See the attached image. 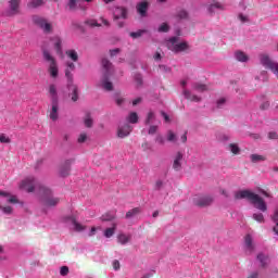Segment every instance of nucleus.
<instances>
[{
    "mask_svg": "<svg viewBox=\"0 0 278 278\" xmlns=\"http://www.w3.org/2000/svg\"><path fill=\"white\" fill-rule=\"evenodd\" d=\"M128 123H131L132 125H136L138 123V113L131 112L127 117Z\"/></svg>",
    "mask_w": 278,
    "mask_h": 278,
    "instance_id": "33",
    "label": "nucleus"
},
{
    "mask_svg": "<svg viewBox=\"0 0 278 278\" xmlns=\"http://www.w3.org/2000/svg\"><path fill=\"white\" fill-rule=\"evenodd\" d=\"M180 140H181V142H184V143L188 142V135H187V132H185V134L180 137Z\"/></svg>",
    "mask_w": 278,
    "mask_h": 278,
    "instance_id": "61",
    "label": "nucleus"
},
{
    "mask_svg": "<svg viewBox=\"0 0 278 278\" xmlns=\"http://www.w3.org/2000/svg\"><path fill=\"white\" fill-rule=\"evenodd\" d=\"M51 40L54 41V49L59 55H62V38L55 36Z\"/></svg>",
    "mask_w": 278,
    "mask_h": 278,
    "instance_id": "18",
    "label": "nucleus"
},
{
    "mask_svg": "<svg viewBox=\"0 0 278 278\" xmlns=\"http://www.w3.org/2000/svg\"><path fill=\"white\" fill-rule=\"evenodd\" d=\"M49 92L52 97V101H58V89L55 88V85L49 86Z\"/></svg>",
    "mask_w": 278,
    "mask_h": 278,
    "instance_id": "30",
    "label": "nucleus"
},
{
    "mask_svg": "<svg viewBox=\"0 0 278 278\" xmlns=\"http://www.w3.org/2000/svg\"><path fill=\"white\" fill-rule=\"evenodd\" d=\"M10 10L13 14H18V7L21 5V0H11L9 1Z\"/></svg>",
    "mask_w": 278,
    "mask_h": 278,
    "instance_id": "21",
    "label": "nucleus"
},
{
    "mask_svg": "<svg viewBox=\"0 0 278 278\" xmlns=\"http://www.w3.org/2000/svg\"><path fill=\"white\" fill-rule=\"evenodd\" d=\"M59 110H60V108L58 106V101H52V109L50 111L51 121H58V118H59L58 111Z\"/></svg>",
    "mask_w": 278,
    "mask_h": 278,
    "instance_id": "17",
    "label": "nucleus"
},
{
    "mask_svg": "<svg viewBox=\"0 0 278 278\" xmlns=\"http://www.w3.org/2000/svg\"><path fill=\"white\" fill-rule=\"evenodd\" d=\"M40 194L47 197L43 199V204L47 207H55L60 203V198H51V190L47 187H40Z\"/></svg>",
    "mask_w": 278,
    "mask_h": 278,
    "instance_id": "6",
    "label": "nucleus"
},
{
    "mask_svg": "<svg viewBox=\"0 0 278 278\" xmlns=\"http://www.w3.org/2000/svg\"><path fill=\"white\" fill-rule=\"evenodd\" d=\"M149 11V2L142 1L137 4V12L141 17L147 16V12Z\"/></svg>",
    "mask_w": 278,
    "mask_h": 278,
    "instance_id": "13",
    "label": "nucleus"
},
{
    "mask_svg": "<svg viewBox=\"0 0 278 278\" xmlns=\"http://www.w3.org/2000/svg\"><path fill=\"white\" fill-rule=\"evenodd\" d=\"M33 22L35 23V25H38V27H40V29H42L45 34H51L53 31V26L51 25V23H49L43 17L35 15L33 16Z\"/></svg>",
    "mask_w": 278,
    "mask_h": 278,
    "instance_id": "8",
    "label": "nucleus"
},
{
    "mask_svg": "<svg viewBox=\"0 0 278 278\" xmlns=\"http://www.w3.org/2000/svg\"><path fill=\"white\" fill-rule=\"evenodd\" d=\"M67 88L72 91V101H74V103L77 102L79 100V89L77 88V85H73V83L68 85L67 81Z\"/></svg>",
    "mask_w": 278,
    "mask_h": 278,
    "instance_id": "15",
    "label": "nucleus"
},
{
    "mask_svg": "<svg viewBox=\"0 0 278 278\" xmlns=\"http://www.w3.org/2000/svg\"><path fill=\"white\" fill-rule=\"evenodd\" d=\"M118 18H127V9L123 7H117L114 12V21Z\"/></svg>",
    "mask_w": 278,
    "mask_h": 278,
    "instance_id": "14",
    "label": "nucleus"
},
{
    "mask_svg": "<svg viewBox=\"0 0 278 278\" xmlns=\"http://www.w3.org/2000/svg\"><path fill=\"white\" fill-rule=\"evenodd\" d=\"M163 118L165 119V123H168L170 121V117H168V114H166L164 111L161 112Z\"/></svg>",
    "mask_w": 278,
    "mask_h": 278,
    "instance_id": "59",
    "label": "nucleus"
},
{
    "mask_svg": "<svg viewBox=\"0 0 278 278\" xmlns=\"http://www.w3.org/2000/svg\"><path fill=\"white\" fill-rule=\"evenodd\" d=\"M65 54L67 58H70V60H72V62H77L79 60V54L76 50H67Z\"/></svg>",
    "mask_w": 278,
    "mask_h": 278,
    "instance_id": "24",
    "label": "nucleus"
},
{
    "mask_svg": "<svg viewBox=\"0 0 278 278\" xmlns=\"http://www.w3.org/2000/svg\"><path fill=\"white\" fill-rule=\"evenodd\" d=\"M215 10H223V4H220L219 2H214L208 7L210 14H214Z\"/></svg>",
    "mask_w": 278,
    "mask_h": 278,
    "instance_id": "31",
    "label": "nucleus"
},
{
    "mask_svg": "<svg viewBox=\"0 0 278 278\" xmlns=\"http://www.w3.org/2000/svg\"><path fill=\"white\" fill-rule=\"evenodd\" d=\"M135 81L137 86H142V75L141 74H136L135 75Z\"/></svg>",
    "mask_w": 278,
    "mask_h": 278,
    "instance_id": "45",
    "label": "nucleus"
},
{
    "mask_svg": "<svg viewBox=\"0 0 278 278\" xmlns=\"http://www.w3.org/2000/svg\"><path fill=\"white\" fill-rule=\"evenodd\" d=\"M182 94L185 99H188V101H193L195 103H199L201 101V98L197 94H192L188 89H184Z\"/></svg>",
    "mask_w": 278,
    "mask_h": 278,
    "instance_id": "16",
    "label": "nucleus"
},
{
    "mask_svg": "<svg viewBox=\"0 0 278 278\" xmlns=\"http://www.w3.org/2000/svg\"><path fill=\"white\" fill-rule=\"evenodd\" d=\"M235 199L240 200V199H248L256 210H260L261 212H266L268 210V206L266 205V202L262 197L257 195V193H254L249 190H241L237 191L235 193Z\"/></svg>",
    "mask_w": 278,
    "mask_h": 278,
    "instance_id": "1",
    "label": "nucleus"
},
{
    "mask_svg": "<svg viewBox=\"0 0 278 278\" xmlns=\"http://www.w3.org/2000/svg\"><path fill=\"white\" fill-rule=\"evenodd\" d=\"M114 218H116V215L111 214V213H106L101 216V220L106 222V223L110 220H114Z\"/></svg>",
    "mask_w": 278,
    "mask_h": 278,
    "instance_id": "37",
    "label": "nucleus"
},
{
    "mask_svg": "<svg viewBox=\"0 0 278 278\" xmlns=\"http://www.w3.org/2000/svg\"><path fill=\"white\" fill-rule=\"evenodd\" d=\"M153 118H155V113H153V112H149L148 113V116H147V118H146V125H149L152 121H153Z\"/></svg>",
    "mask_w": 278,
    "mask_h": 278,
    "instance_id": "43",
    "label": "nucleus"
},
{
    "mask_svg": "<svg viewBox=\"0 0 278 278\" xmlns=\"http://www.w3.org/2000/svg\"><path fill=\"white\" fill-rule=\"evenodd\" d=\"M131 125L129 124H125L124 126L119 127L117 129V137L118 138H127V136H129V134H131Z\"/></svg>",
    "mask_w": 278,
    "mask_h": 278,
    "instance_id": "11",
    "label": "nucleus"
},
{
    "mask_svg": "<svg viewBox=\"0 0 278 278\" xmlns=\"http://www.w3.org/2000/svg\"><path fill=\"white\" fill-rule=\"evenodd\" d=\"M245 247L249 251H253V238L251 235H247L244 238Z\"/></svg>",
    "mask_w": 278,
    "mask_h": 278,
    "instance_id": "29",
    "label": "nucleus"
},
{
    "mask_svg": "<svg viewBox=\"0 0 278 278\" xmlns=\"http://www.w3.org/2000/svg\"><path fill=\"white\" fill-rule=\"evenodd\" d=\"M225 98H222V99H219L218 101H217V106L218 108H223V105H225Z\"/></svg>",
    "mask_w": 278,
    "mask_h": 278,
    "instance_id": "58",
    "label": "nucleus"
},
{
    "mask_svg": "<svg viewBox=\"0 0 278 278\" xmlns=\"http://www.w3.org/2000/svg\"><path fill=\"white\" fill-rule=\"evenodd\" d=\"M229 151L233 153V155H238L240 153V147H238V143H230Z\"/></svg>",
    "mask_w": 278,
    "mask_h": 278,
    "instance_id": "36",
    "label": "nucleus"
},
{
    "mask_svg": "<svg viewBox=\"0 0 278 278\" xmlns=\"http://www.w3.org/2000/svg\"><path fill=\"white\" fill-rule=\"evenodd\" d=\"M236 60H238V62H249V55H247V53L242 52V51H238L236 52Z\"/></svg>",
    "mask_w": 278,
    "mask_h": 278,
    "instance_id": "26",
    "label": "nucleus"
},
{
    "mask_svg": "<svg viewBox=\"0 0 278 278\" xmlns=\"http://www.w3.org/2000/svg\"><path fill=\"white\" fill-rule=\"evenodd\" d=\"M115 231H116V224H113L112 228H106L104 230L105 238H112V236H114Z\"/></svg>",
    "mask_w": 278,
    "mask_h": 278,
    "instance_id": "32",
    "label": "nucleus"
},
{
    "mask_svg": "<svg viewBox=\"0 0 278 278\" xmlns=\"http://www.w3.org/2000/svg\"><path fill=\"white\" fill-rule=\"evenodd\" d=\"M253 218L256 220V223H264V214L262 213H254Z\"/></svg>",
    "mask_w": 278,
    "mask_h": 278,
    "instance_id": "42",
    "label": "nucleus"
},
{
    "mask_svg": "<svg viewBox=\"0 0 278 278\" xmlns=\"http://www.w3.org/2000/svg\"><path fill=\"white\" fill-rule=\"evenodd\" d=\"M184 160V153L177 152L175 157H174V163H173V168L174 170H181V162Z\"/></svg>",
    "mask_w": 278,
    "mask_h": 278,
    "instance_id": "12",
    "label": "nucleus"
},
{
    "mask_svg": "<svg viewBox=\"0 0 278 278\" xmlns=\"http://www.w3.org/2000/svg\"><path fill=\"white\" fill-rule=\"evenodd\" d=\"M177 16L178 18H188V12H186L185 10H181L178 12Z\"/></svg>",
    "mask_w": 278,
    "mask_h": 278,
    "instance_id": "50",
    "label": "nucleus"
},
{
    "mask_svg": "<svg viewBox=\"0 0 278 278\" xmlns=\"http://www.w3.org/2000/svg\"><path fill=\"white\" fill-rule=\"evenodd\" d=\"M250 160L253 164H257V162H266V156L260 154H251Z\"/></svg>",
    "mask_w": 278,
    "mask_h": 278,
    "instance_id": "25",
    "label": "nucleus"
},
{
    "mask_svg": "<svg viewBox=\"0 0 278 278\" xmlns=\"http://www.w3.org/2000/svg\"><path fill=\"white\" fill-rule=\"evenodd\" d=\"M140 101H142L141 98H137L132 101V105H138V103H140Z\"/></svg>",
    "mask_w": 278,
    "mask_h": 278,
    "instance_id": "64",
    "label": "nucleus"
},
{
    "mask_svg": "<svg viewBox=\"0 0 278 278\" xmlns=\"http://www.w3.org/2000/svg\"><path fill=\"white\" fill-rule=\"evenodd\" d=\"M157 132V126H150L148 134L153 136V134Z\"/></svg>",
    "mask_w": 278,
    "mask_h": 278,
    "instance_id": "53",
    "label": "nucleus"
},
{
    "mask_svg": "<svg viewBox=\"0 0 278 278\" xmlns=\"http://www.w3.org/2000/svg\"><path fill=\"white\" fill-rule=\"evenodd\" d=\"M86 140H88V135H86V132L80 134L78 137L79 144L86 142Z\"/></svg>",
    "mask_w": 278,
    "mask_h": 278,
    "instance_id": "44",
    "label": "nucleus"
},
{
    "mask_svg": "<svg viewBox=\"0 0 278 278\" xmlns=\"http://www.w3.org/2000/svg\"><path fill=\"white\" fill-rule=\"evenodd\" d=\"M271 220L275 223L273 231L276 233V236H278V211H275L274 215L271 216Z\"/></svg>",
    "mask_w": 278,
    "mask_h": 278,
    "instance_id": "27",
    "label": "nucleus"
},
{
    "mask_svg": "<svg viewBox=\"0 0 278 278\" xmlns=\"http://www.w3.org/2000/svg\"><path fill=\"white\" fill-rule=\"evenodd\" d=\"M41 5H45V0H31L28 2L27 8L29 10H36V8H40Z\"/></svg>",
    "mask_w": 278,
    "mask_h": 278,
    "instance_id": "22",
    "label": "nucleus"
},
{
    "mask_svg": "<svg viewBox=\"0 0 278 278\" xmlns=\"http://www.w3.org/2000/svg\"><path fill=\"white\" fill-rule=\"evenodd\" d=\"M118 53H121V49L119 48L110 50L111 58H114V56L118 55Z\"/></svg>",
    "mask_w": 278,
    "mask_h": 278,
    "instance_id": "51",
    "label": "nucleus"
},
{
    "mask_svg": "<svg viewBox=\"0 0 278 278\" xmlns=\"http://www.w3.org/2000/svg\"><path fill=\"white\" fill-rule=\"evenodd\" d=\"M117 242H119V244H127V242H129V237L125 233H121L117 236Z\"/></svg>",
    "mask_w": 278,
    "mask_h": 278,
    "instance_id": "34",
    "label": "nucleus"
},
{
    "mask_svg": "<svg viewBox=\"0 0 278 278\" xmlns=\"http://www.w3.org/2000/svg\"><path fill=\"white\" fill-rule=\"evenodd\" d=\"M0 142H2L4 144H10V137H7L5 135H1Z\"/></svg>",
    "mask_w": 278,
    "mask_h": 278,
    "instance_id": "48",
    "label": "nucleus"
},
{
    "mask_svg": "<svg viewBox=\"0 0 278 278\" xmlns=\"http://www.w3.org/2000/svg\"><path fill=\"white\" fill-rule=\"evenodd\" d=\"M193 89L198 90V92H205V90H207V86L203 84H194Z\"/></svg>",
    "mask_w": 278,
    "mask_h": 278,
    "instance_id": "39",
    "label": "nucleus"
},
{
    "mask_svg": "<svg viewBox=\"0 0 278 278\" xmlns=\"http://www.w3.org/2000/svg\"><path fill=\"white\" fill-rule=\"evenodd\" d=\"M41 187L43 186L38 184V180H36V178L34 177H28L24 179L20 185L21 190H25L26 192H34L36 188H39V193H40Z\"/></svg>",
    "mask_w": 278,
    "mask_h": 278,
    "instance_id": "5",
    "label": "nucleus"
},
{
    "mask_svg": "<svg viewBox=\"0 0 278 278\" xmlns=\"http://www.w3.org/2000/svg\"><path fill=\"white\" fill-rule=\"evenodd\" d=\"M4 214H12V206H0Z\"/></svg>",
    "mask_w": 278,
    "mask_h": 278,
    "instance_id": "49",
    "label": "nucleus"
},
{
    "mask_svg": "<svg viewBox=\"0 0 278 278\" xmlns=\"http://www.w3.org/2000/svg\"><path fill=\"white\" fill-rule=\"evenodd\" d=\"M170 30V26H168L166 23L161 24V26L159 27V31L161 34H167V31Z\"/></svg>",
    "mask_w": 278,
    "mask_h": 278,
    "instance_id": "40",
    "label": "nucleus"
},
{
    "mask_svg": "<svg viewBox=\"0 0 278 278\" xmlns=\"http://www.w3.org/2000/svg\"><path fill=\"white\" fill-rule=\"evenodd\" d=\"M257 260H258L262 268H266V266H268V262H270V258L264 253H260L257 255Z\"/></svg>",
    "mask_w": 278,
    "mask_h": 278,
    "instance_id": "19",
    "label": "nucleus"
},
{
    "mask_svg": "<svg viewBox=\"0 0 278 278\" xmlns=\"http://www.w3.org/2000/svg\"><path fill=\"white\" fill-rule=\"evenodd\" d=\"M268 108H270V103H268V102H264V103L261 105V110H268Z\"/></svg>",
    "mask_w": 278,
    "mask_h": 278,
    "instance_id": "60",
    "label": "nucleus"
},
{
    "mask_svg": "<svg viewBox=\"0 0 278 278\" xmlns=\"http://www.w3.org/2000/svg\"><path fill=\"white\" fill-rule=\"evenodd\" d=\"M67 10L70 12H75V10H77V0H68L67 1Z\"/></svg>",
    "mask_w": 278,
    "mask_h": 278,
    "instance_id": "35",
    "label": "nucleus"
},
{
    "mask_svg": "<svg viewBox=\"0 0 278 278\" xmlns=\"http://www.w3.org/2000/svg\"><path fill=\"white\" fill-rule=\"evenodd\" d=\"M70 220L72 225H74V231H84L86 229V226L81 225L75 217H70Z\"/></svg>",
    "mask_w": 278,
    "mask_h": 278,
    "instance_id": "20",
    "label": "nucleus"
},
{
    "mask_svg": "<svg viewBox=\"0 0 278 278\" xmlns=\"http://www.w3.org/2000/svg\"><path fill=\"white\" fill-rule=\"evenodd\" d=\"M144 34V30H138L135 33H130V38H140Z\"/></svg>",
    "mask_w": 278,
    "mask_h": 278,
    "instance_id": "46",
    "label": "nucleus"
},
{
    "mask_svg": "<svg viewBox=\"0 0 278 278\" xmlns=\"http://www.w3.org/2000/svg\"><path fill=\"white\" fill-rule=\"evenodd\" d=\"M167 140H168V142H176L177 141V135H175V132H173V130H168Z\"/></svg>",
    "mask_w": 278,
    "mask_h": 278,
    "instance_id": "41",
    "label": "nucleus"
},
{
    "mask_svg": "<svg viewBox=\"0 0 278 278\" xmlns=\"http://www.w3.org/2000/svg\"><path fill=\"white\" fill-rule=\"evenodd\" d=\"M102 66L105 72L101 79V86L108 92H112V90H114V85L112 84V81H110V76L112 75V62H110V60L108 59H103Z\"/></svg>",
    "mask_w": 278,
    "mask_h": 278,
    "instance_id": "2",
    "label": "nucleus"
},
{
    "mask_svg": "<svg viewBox=\"0 0 278 278\" xmlns=\"http://www.w3.org/2000/svg\"><path fill=\"white\" fill-rule=\"evenodd\" d=\"M61 177H68L71 175V163H65L63 167L60 169Z\"/></svg>",
    "mask_w": 278,
    "mask_h": 278,
    "instance_id": "23",
    "label": "nucleus"
},
{
    "mask_svg": "<svg viewBox=\"0 0 278 278\" xmlns=\"http://www.w3.org/2000/svg\"><path fill=\"white\" fill-rule=\"evenodd\" d=\"M85 126L86 127H92V118L90 116H87L85 119Z\"/></svg>",
    "mask_w": 278,
    "mask_h": 278,
    "instance_id": "52",
    "label": "nucleus"
},
{
    "mask_svg": "<svg viewBox=\"0 0 278 278\" xmlns=\"http://www.w3.org/2000/svg\"><path fill=\"white\" fill-rule=\"evenodd\" d=\"M260 63L265 68H268L269 71L275 73V75H278V63L270 60V56L268 54H260Z\"/></svg>",
    "mask_w": 278,
    "mask_h": 278,
    "instance_id": "7",
    "label": "nucleus"
},
{
    "mask_svg": "<svg viewBox=\"0 0 278 278\" xmlns=\"http://www.w3.org/2000/svg\"><path fill=\"white\" fill-rule=\"evenodd\" d=\"M8 203H18V200L14 195H12L8 199Z\"/></svg>",
    "mask_w": 278,
    "mask_h": 278,
    "instance_id": "57",
    "label": "nucleus"
},
{
    "mask_svg": "<svg viewBox=\"0 0 278 278\" xmlns=\"http://www.w3.org/2000/svg\"><path fill=\"white\" fill-rule=\"evenodd\" d=\"M179 42V37H172L168 41H167V49L169 51H173V53H181L182 51H188L189 46L188 42L182 41L180 43Z\"/></svg>",
    "mask_w": 278,
    "mask_h": 278,
    "instance_id": "4",
    "label": "nucleus"
},
{
    "mask_svg": "<svg viewBox=\"0 0 278 278\" xmlns=\"http://www.w3.org/2000/svg\"><path fill=\"white\" fill-rule=\"evenodd\" d=\"M277 138H278L277 132H275V131L268 132V139L269 140H277Z\"/></svg>",
    "mask_w": 278,
    "mask_h": 278,
    "instance_id": "54",
    "label": "nucleus"
},
{
    "mask_svg": "<svg viewBox=\"0 0 278 278\" xmlns=\"http://www.w3.org/2000/svg\"><path fill=\"white\" fill-rule=\"evenodd\" d=\"M156 142H159V144H164V137L157 136L156 137Z\"/></svg>",
    "mask_w": 278,
    "mask_h": 278,
    "instance_id": "62",
    "label": "nucleus"
},
{
    "mask_svg": "<svg viewBox=\"0 0 278 278\" xmlns=\"http://www.w3.org/2000/svg\"><path fill=\"white\" fill-rule=\"evenodd\" d=\"M73 71H75V63L73 62H67L66 63V70H65V77L68 81V86L73 84Z\"/></svg>",
    "mask_w": 278,
    "mask_h": 278,
    "instance_id": "10",
    "label": "nucleus"
},
{
    "mask_svg": "<svg viewBox=\"0 0 278 278\" xmlns=\"http://www.w3.org/2000/svg\"><path fill=\"white\" fill-rule=\"evenodd\" d=\"M42 54L43 60H46V62H49L50 64L48 68L50 76L53 77V79H55L59 75L58 62L55 61V58H53V55H51V53L47 49L42 50Z\"/></svg>",
    "mask_w": 278,
    "mask_h": 278,
    "instance_id": "3",
    "label": "nucleus"
},
{
    "mask_svg": "<svg viewBox=\"0 0 278 278\" xmlns=\"http://www.w3.org/2000/svg\"><path fill=\"white\" fill-rule=\"evenodd\" d=\"M115 103H116V105H123V103H125V99H123V98H116L115 99Z\"/></svg>",
    "mask_w": 278,
    "mask_h": 278,
    "instance_id": "56",
    "label": "nucleus"
},
{
    "mask_svg": "<svg viewBox=\"0 0 278 278\" xmlns=\"http://www.w3.org/2000/svg\"><path fill=\"white\" fill-rule=\"evenodd\" d=\"M140 207H135V208H131L130 211H128L126 213V218H134V216H138V214H140Z\"/></svg>",
    "mask_w": 278,
    "mask_h": 278,
    "instance_id": "28",
    "label": "nucleus"
},
{
    "mask_svg": "<svg viewBox=\"0 0 278 278\" xmlns=\"http://www.w3.org/2000/svg\"><path fill=\"white\" fill-rule=\"evenodd\" d=\"M85 25H88V27H101V24L97 20H87Z\"/></svg>",
    "mask_w": 278,
    "mask_h": 278,
    "instance_id": "38",
    "label": "nucleus"
},
{
    "mask_svg": "<svg viewBox=\"0 0 278 278\" xmlns=\"http://www.w3.org/2000/svg\"><path fill=\"white\" fill-rule=\"evenodd\" d=\"M113 268L114 270H121V262L117 260L113 261Z\"/></svg>",
    "mask_w": 278,
    "mask_h": 278,
    "instance_id": "55",
    "label": "nucleus"
},
{
    "mask_svg": "<svg viewBox=\"0 0 278 278\" xmlns=\"http://www.w3.org/2000/svg\"><path fill=\"white\" fill-rule=\"evenodd\" d=\"M154 60L157 62V61H160V60H162V54L160 53V52H156L155 54H154Z\"/></svg>",
    "mask_w": 278,
    "mask_h": 278,
    "instance_id": "63",
    "label": "nucleus"
},
{
    "mask_svg": "<svg viewBox=\"0 0 278 278\" xmlns=\"http://www.w3.org/2000/svg\"><path fill=\"white\" fill-rule=\"evenodd\" d=\"M60 275L62 277H66V275H68V266H62L60 269Z\"/></svg>",
    "mask_w": 278,
    "mask_h": 278,
    "instance_id": "47",
    "label": "nucleus"
},
{
    "mask_svg": "<svg viewBox=\"0 0 278 278\" xmlns=\"http://www.w3.org/2000/svg\"><path fill=\"white\" fill-rule=\"evenodd\" d=\"M192 201L197 207H208L214 203V198L212 195H195Z\"/></svg>",
    "mask_w": 278,
    "mask_h": 278,
    "instance_id": "9",
    "label": "nucleus"
}]
</instances>
